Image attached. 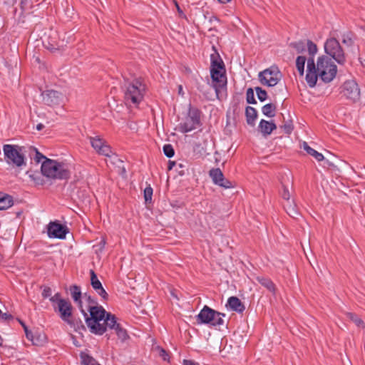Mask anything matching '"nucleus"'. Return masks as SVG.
Segmentation results:
<instances>
[{
	"label": "nucleus",
	"instance_id": "f257e3e1",
	"mask_svg": "<svg viewBox=\"0 0 365 365\" xmlns=\"http://www.w3.org/2000/svg\"><path fill=\"white\" fill-rule=\"evenodd\" d=\"M88 312L89 314L84 316V319L90 331L96 335H103L106 329L101 323L108 312L101 305L88 307Z\"/></svg>",
	"mask_w": 365,
	"mask_h": 365
},
{
	"label": "nucleus",
	"instance_id": "f03ea898",
	"mask_svg": "<svg viewBox=\"0 0 365 365\" xmlns=\"http://www.w3.org/2000/svg\"><path fill=\"white\" fill-rule=\"evenodd\" d=\"M41 171L43 176L51 179L68 180L71 175L69 170L63 163L49 158L42 163Z\"/></svg>",
	"mask_w": 365,
	"mask_h": 365
},
{
	"label": "nucleus",
	"instance_id": "7ed1b4c3",
	"mask_svg": "<svg viewBox=\"0 0 365 365\" xmlns=\"http://www.w3.org/2000/svg\"><path fill=\"white\" fill-rule=\"evenodd\" d=\"M124 87V99L127 103L138 104L143 100L146 86L141 78L126 81Z\"/></svg>",
	"mask_w": 365,
	"mask_h": 365
},
{
	"label": "nucleus",
	"instance_id": "20e7f679",
	"mask_svg": "<svg viewBox=\"0 0 365 365\" xmlns=\"http://www.w3.org/2000/svg\"><path fill=\"white\" fill-rule=\"evenodd\" d=\"M24 149V147L18 145H4L3 151L5 161L9 165L18 168L26 165V162Z\"/></svg>",
	"mask_w": 365,
	"mask_h": 365
},
{
	"label": "nucleus",
	"instance_id": "39448f33",
	"mask_svg": "<svg viewBox=\"0 0 365 365\" xmlns=\"http://www.w3.org/2000/svg\"><path fill=\"white\" fill-rule=\"evenodd\" d=\"M225 314L219 312L207 305H205L200 313L196 316L197 323L199 324H210L214 327L224 324L222 317Z\"/></svg>",
	"mask_w": 365,
	"mask_h": 365
},
{
	"label": "nucleus",
	"instance_id": "423d86ee",
	"mask_svg": "<svg viewBox=\"0 0 365 365\" xmlns=\"http://www.w3.org/2000/svg\"><path fill=\"white\" fill-rule=\"evenodd\" d=\"M317 70L319 73L320 78L324 83L331 82L336 75V66L331 58L327 56L319 57L317 63Z\"/></svg>",
	"mask_w": 365,
	"mask_h": 365
},
{
	"label": "nucleus",
	"instance_id": "0eeeda50",
	"mask_svg": "<svg viewBox=\"0 0 365 365\" xmlns=\"http://www.w3.org/2000/svg\"><path fill=\"white\" fill-rule=\"evenodd\" d=\"M325 52L333 58L339 64H344L346 57L343 48L339 42L335 38H330L327 40L324 44Z\"/></svg>",
	"mask_w": 365,
	"mask_h": 365
},
{
	"label": "nucleus",
	"instance_id": "6e6552de",
	"mask_svg": "<svg viewBox=\"0 0 365 365\" xmlns=\"http://www.w3.org/2000/svg\"><path fill=\"white\" fill-rule=\"evenodd\" d=\"M200 115L201 111L200 109L190 107L188 117L184 123L179 124V130L182 133H185L201 125Z\"/></svg>",
	"mask_w": 365,
	"mask_h": 365
},
{
	"label": "nucleus",
	"instance_id": "1a4fd4ad",
	"mask_svg": "<svg viewBox=\"0 0 365 365\" xmlns=\"http://www.w3.org/2000/svg\"><path fill=\"white\" fill-rule=\"evenodd\" d=\"M281 77L282 73L277 66H271L259 73V80L261 83L268 86L277 85Z\"/></svg>",
	"mask_w": 365,
	"mask_h": 365
},
{
	"label": "nucleus",
	"instance_id": "9d476101",
	"mask_svg": "<svg viewBox=\"0 0 365 365\" xmlns=\"http://www.w3.org/2000/svg\"><path fill=\"white\" fill-rule=\"evenodd\" d=\"M340 93L346 99L356 102L360 98V90L358 84L354 80L346 81L341 87Z\"/></svg>",
	"mask_w": 365,
	"mask_h": 365
},
{
	"label": "nucleus",
	"instance_id": "9b49d317",
	"mask_svg": "<svg viewBox=\"0 0 365 365\" xmlns=\"http://www.w3.org/2000/svg\"><path fill=\"white\" fill-rule=\"evenodd\" d=\"M93 148L99 154L110 157L112 154V149L106 141L99 135L88 137Z\"/></svg>",
	"mask_w": 365,
	"mask_h": 365
},
{
	"label": "nucleus",
	"instance_id": "f8f14e48",
	"mask_svg": "<svg viewBox=\"0 0 365 365\" xmlns=\"http://www.w3.org/2000/svg\"><path fill=\"white\" fill-rule=\"evenodd\" d=\"M69 230L66 225L58 222H51L48 225V235L51 238L65 239Z\"/></svg>",
	"mask_w": 365,
	"mask_h": 365
},
{
	"label": "nucleus",
	"instance_id": "ddd939ff",
	"mask_svg": "<svg viewBox=\"0 0 365 365\" xmlns=\"http://www.w3.org/2000/svg\"><path fill=\"white\" fill-rule=\"evenodd\" d=\"M53 308L64 322L72 317L73 307L69 299L60 301V304L54 305Z\"/></svg>",
	"mask_w": 365,
	"mask_h": 365
},
{
	"label": "nucleus",
	"instance_id": "4468645a",
	"mask_svg": "<svg viewBox=\"0 0 365 365\" xmlns=\"http://www.w3.org/2000/svg\"><path fill=\"white\" fill-rule=\"evenodd\" d=\"M43 101L49 106H56L61 105L64 98L62 93L55 90H47L42 93Z\"/></svg>",
	"mask_w": 365,
	"mask_h": 365
},
{
	"label": "nucleus",
	"instance_id": "2eb2a0df",
	"mask_svg": "<svg viewBox=\"0 0 365 365\" xmlns=\"http://www.w3.org/2000/svg\"><path fill=\"white\" fill-rule=\"evenodd\" d=\"M210 75L214 84L216 94L227 86L226 70H210Z\"/></svg>",
	"mask_w": 365,
	"mask_h": 365
},
{
	"label": "nucleus",
	"instance_id": "dca6fc26",
	"mask_svg": "<svg viewBox=\"0 0 365 365\" xmlns=\"http://www.w3.org/2000/svg\"><path fill=\"white\" fill-rule=\"evenodd\" d=\"M91 275V284L93 289L97 292L98 294L101 296L103 300L106 301L108 299V294L106 291L103 287V285L100 280L98 279V277L96 272L93 270H90Z\"/></svg>",
	"mask_w": 365,
	"mask_h": 365
},
{
	"label": "nucleus",
	"instance_id": "f3484780",
	"mask_svg": "<svg viewBox=\"0 0 365 365\" xmlns=\"http://www.w3.org/2000/svg\"><path fill=\"white\" fill-rule=\"evenodd\" d=\"M226 307L240 314H242L245 309V307L241 300L234 296L228 299Z\"/></svg>",
	"mask_w": 365,
	"mask_h": 365
},
{
	"label": "nucleus",
	"instance_id": "a211bd4d",
	"mask_svg": "<svg viewBox=\"0 0 365 365\" xmlns=\"http://www.w3.org/2000/svg\"><path fill=\"white\" fill-rule=\"evenodd\" d=\"M102 322L101 325L105 327L106 331L108 329H115L119 324V323L117 322L115 316L110 312H107V314H106Z\"/></svg>",
	"mask_w": 365,
	"mask_h": 365
},
{
	"label": "nucleus",
	"instance_id": "6ab92c4d",
	"mask_svg": "<svg viewBox=\"0 0 365 365\" xmlns=\"http://www.w3.org/2000/svg\"><path fill=\"white\" fill-rule=\"evenodd\" d=\"M65 323L68 324L71 327H73L77 332L81 333V331H86V328L82 320L80 318L75 317L73 314L72 317L68 318V320L65 322Z\"/></svg>",
	"mask_w": 365,
	"mask_h": 365
},
{
	"label": "nucleus",
	"instance_id": "aec40b11",
	"mask_svg": "<svg viewBox=\"0 0 365 365\" xmlns=\"http://www.w3.org/2000/svg\"><path fill=\"white\" fill-rule=\"evenodd\" d=\"M211 67L210 70H224L225 66L223 61L219 53L215 51V53L210 56Z\"/></svg>",
	"mask_w": 365,
	"mask_h": 365
},
{
	"label": "nucleus",
	"instance_id": "412c9836",
	"mask_svg": "<svg viewBox=\"0 0 365 365\" xmlns=\"http://www.w3.org/2000/svg\"><path fill=\"white\" fill-rule=\"evenodd\" d=\"M277 128L276 124L272 121H267L265 120H261L259 124V129L263 133L264 135H268Z\"/></svg>",
	"mask_w": 365,
	"mask_h": 365
},
{
	"label": "nucleus",
	"instance_id": "4be33fe9",
	"mask_svg": "<svg viewBox=\"0 0 365 365\" xmlns=\"http://www.w3.org/2000/svg\"><path fill=\"white\" fill-rule=\"evenodd\" d=\"M256 279L262 286L267 289L269 292H271L273 294L275 293V284L269 278L263 276H258L256 277Z\"/></svg>",
	"mask_w": 365,
	"mask_h": 365
},
{
	"label": "nucleus",
	"instance_id": "5701e85b",
	"mask_svg": "<svg viewBox=\"0 0 365 365\" xmlns=\"http://www.w3.org/2000/svg\"><path fill=\"white\" fill-rule=\"evenodd\" d=\"M245 116L247 123L251 126L255 125V120L257 118V111L251 106H247L245 108Z\"/></svg>",
	"mask_w": 365,
	"mask_h": 365
},
{
	"label": "nucleus",
	"instance_id": "b1692460",
	"mask_svg": "<svg viewBox=\"0 0 365 365\" xmlns=\"http://www.w3.org/2000/svg\"><path fill=\"white\" fill-rule=\"evenodd\" d=\"M284 207L287 213L293 218H297L299 212L297 210V205L294 202L287 201L284 205Z\"/></svg>",
	"mask_w": 365,
	"mask_h": 365
},
{
	"label": "nucleus",
	"instance_id": "393cba45",
	"mask_svg": "<svg viewBox=\"0 0 365 365\" xmlns=\"http://www.w3.org/2000/svg\"><path fill=\"white\" fill-rule=\"evenodd\" d=\"M303 149L307 151L308 154L313 156L317 161H322L324 160V155L311 148L307 143H303Z\"/></svg>",
	"mask_w": 365,
	"mask_h": 365
},
{
	"label": "nucleus",
	"instance_id": "a878e982",
	"mask_svg": "<svg viewBox=\"0 0 365 365\" xmlns=\"http://www.w3.org/2000/svg\"><path fill=\"white\" fill-rule=\"evenodd\" d=\"M209 175L215 185L219 184L220 180L224 177V174L220 168H212L209 171Z\"/></svg>",
	"mask_w": 365,
	"mask_h": 365
},
{
	"label": "nucleus",
	"instance_id": "bb28decb",
	"mask_svg": "<svg viewBox=\"0 0 365 365\" xmlns=\"http://www.w3.org/2000/svg\"><path fill=\"white\" fill-rule=\"evenodd\" d=\"M13 205V197L9 195L0 196V210H6Z\"/></svg>",
	"mask_w": 365,
	"mask_h": 365
},
{
	"label": "nucleus",
	"instance_id": "cd10ccee",
	"mask_svg": "<svg viewBox=\"0 0 365 365\" xmlns=\"http://www.w3.org/2000/svg\"><path fill=\"white\" fill-rule=\"evenodd\" d=\"M277 107L273 103H267L262 108L263 114L269 118H272L276 115Z\"/></svg>",
	"mask_w": 365,
	"mask_h": 365
},
{
	"label": "nucleus",
	"instance_id": "c85d7f7f",
	"mask_svg": "<svg viewBox=\"0 0 365 365\" xmlns=\"http://www.w3.org/2000/svg\"><path fill=\"white\" fill-rule=\"evenodd\" d=\"M319 73L317 72H307L306 81L309 87L313 88L316 86Z\"/></svg>",
	"mask_w": 365,
	"mask_h": 365
},
{
	"label": "nucleus",
	"instance_id": "c756f323",
	"mask_svg": "<svg viewBox=\"0 0 365 365\" xmlns=\"http://www.w3.org/2000/svg\"><path fill=\"white\" fill-rule=\"evenodd\" d=\"M80 358L83 365H93L97 362L93 356L85 352H81Z\"/></svg>",
	"mask_w": 365,
	"mask_h": 365
},
{
	"label": "nucleus",
	"instance_id": "7c9ffc66",
	"mask_svg": "<svg viewBox=\"0 0 365 365\" xmlns=\"http://www.w3.org/2000/svg\"><path fill=\"white\" fill-rule=\"evenodd\" d=\"M346 317L349 319L353 322L358 327L364 328L365 324L364 321L356 314L348 312Z\"/></svg>",
	"mask_w": 365,
	"mask_h": 365
},
{
	"label": "nucleus",
	"instance_id": "2f4dec72",
	"mask_svg": "<svg viewBox=\"0 0 365 365\" xmlns=\"http://www.w3.org/2000/svg\"><path fill=\"white\" fill-rule=\"evenodd\" d=\"M70 292L72 299L73 301L79 300V298L82 297V293L81 291V287L78 285H72L70 287Z\"/></svg>",
	"mask_w": 365,
	"mask_h": 365
},
{
	"label": "nucleus",
	"instance_id": "473e14b6",
	"mask_svg": "<svg viewBox=\"0 0 365 365\" xmlns=\"http://www.w3.org/2000/svg\"><path fill=\"white\" fill-rule=\"evenodd\" d=\"M306 61H307L306 57L303 56H299L297 58L296 67H297L300 76L304 75V65H305Z\"/></svg>",
	"mask_w": 365,
	"mask_h": 365
},
{
	"label": "nucleus",
	"instance_id": "72a5a7b5",
	"mask_svg": "<svg viewBox=\"0 0 365 365\" xmlns=\"http://www.w3.org/2000/svg\"><path fill=\"white\" fill-rule=\"evenodd\" d=\"M46 337L44 334H34L31 341L34 346H42L46 342Z\"/></svg>",
	"mask_w": 365,
	"mask_h": 365
},
{
	"label": "nucleus",
	"instance_id": "f704fd0d",
	"mask_svg": "<svg viewBox=\"0 0 365 365\" xmlns=\"http://www.w3.org/2000/svg\"><path fill=\"white\" fill-rule=\"evenodd\" d=\"M114 330L118 337L123 341H124L129 337L127 331L122 327L120 324H119Z\"/></svg>",
	"mask_w": 365,
	"mask_h": 365
},
{
	"label": "nucleus",
	"instance_id": "c9c22d12",
	"mask_svg": "<svg viewBox=\"0 0 365 365\" xmlns=\"http://www.w3.org/2000/svg\"><path fill=\"white\" fill-rule=\"evenodd\" d=\"M246 101L248 104H256L257 101L255 98L254 90L249 88L246 92Z\"/></svg>",
	"mask_w": 365,
	"mask_h": 365
},
{
	"label": "nucleus",
	"instance_id": "e433bc0d",
	"mask_svg": "<svg viewBox=\"0 0 365 365\" xmlns=\"http://www.w3.org/2000/svg\"><path fill=\"white\" fill-rule=\"evenodd\" d=\"M153 192V188L150 185L144 189V199L145 203H151Z\"/></svg>",
	"mask_w": 365,
	"mask_h": 365
},
{
	"label": "nucleus",
	"instance_id": "4c0bfd02",
	"mask_svg": "<svg viewBox=\"0 0 365 365\" xmlns=\"http://www.w3.org/2000/svg\"><path fill=\"white\" fill-rule=\"evenodd\" d=\"M291 46L295 48L298 53H303L306 49L305 43L302 41L292 43Z\"/></svg>",
	"mask_w": 365,
	"mask_h": 365
},
{
	"label": "nucleus",
	"instance_id": "58836bf2",
	"mask_svg": "<svg viewBox=\"0 0 365 365\" xmlns=\"http://www.w3.org/2000/svg\"><path fill=\"white\" fill-rule=\"evenodd\" d=\"M217 185L224 187V188H231L234 187L235 182L229 180L228 179L225 178V176L220 180L219 184H216Z\"/></svg>",
	"mask_w": 365,
	"mask_h": 365
},
{
	"label": "nucleus",
	"instance_id": "ea45409f",
	"mask_svg": "<svg viewBox=\"0 0 365 365\" xmlns=\"http://www.w3.org/2000/svg\"><path fill=\"white\" fill-rule=\"evenodd\" d=\"M255 91L257 98L261 102L264 101L267 98V91L262 89L261 87H255Z\"/></svg>",
	"mask_w": 365,
	"mask_h": 365
},
{
	"label": "nucleus",
	"instance_id": "a19ab883",
	"mask_svg": "<svg viewBox=\"0 0 365 365\" xmlns=\"http://www.w3.org/2000/svg\"><path fill=\"white\" fill-rule=\"evenodd\" d=\"M307 49L309 54L311 56L310 57H314L318 50L317 45L311 40H307Z\"/></svg>",
	"mask_w": 365,
	"mask_h": 365
},
{
	"label": "nucleus",
	"instance_id": "79ce46f5",
	"mask_svg": "<svg viewBox=\"0 0 365 365\" xmlns=\"http://www.w3.org/2000/svg\"><path fill=\"white\" fill-rule=\"evenodd\" d=\"M155 350L158 351V355L164 360L169 361L170 356L169 353L160 346L155 347Z\"/></svg>",
	"mask_w": 365,
	"mask_h": 365
},
{
	"label": "nucleus",
	"instance_id": "37998d69",
	"mask_svg": "<svg viewBox=\"0 0 365 365\" xmlns=\"http://www.w3.org/2000/svg\"><path fill=\"white\" fill-rule=\"evenodd\" d=\"M163 153L168 158H172L175 155L173 147L170 144H166L163 146Z\"/></svg>",
	"mask_w": 365,
	"mask_h": 365
},
{
	"label": "nucleus",
	"instance_id": "c03bdc74",
	"mask_svg": "<svg viewBox=\"0 0 365 365\" xmlns=\"http://www.w3.org/2000/svg\"><path fill=\"white\" fill-rule=\"evenodd\" d=\"M38 0H21V7L24 10L31 9L34 6V4L38 2Z\"/></svg>",
	"mask_w": 365,
	"mask_h": 365
},
{
	"label": "nucleus",
	"instance_id": "a18cd8bd",
	"mask_svg": "<svg viewBox=\"0 0 365 365\" xmlns=\"http://www.w3.org/2000/svg\"><path fill=\"white\" fill-rule=\"evenodd\" d=\"M307 72H318L317 66L315 65L314 57H309L307 59Z\"/></svg>",
	"mask_w": 365,
	"mask_h": 365
},
{
	"label": "nucleus",
	"instance_id": "49530a36",
	"mask_svg": "<svg viewBox=\"0 0 365 365\" xmlns=\"http://www.w3.org/2000/svg\"><path fill=\"white\" fill-rule=\"evenodd\" d=\"M68 299H63L61 297V294L59 292L56 293L53 296L49 298L50 302L52 303V306L60 304L61 300H67Z\"/></svg>",
	"mask_w": 365,
	"mask_h": 365
},
{
	"label": "nucleus",
	"instance_id": "de8ad7c7",
	"mask_svg": "<svg viewBox=\"0 0 365 365\" xmlns=\"http://www.w3.org/2000/svg\"><path fill=\"white\" fill-rule=\"evenodd\" d=\"M280 128L283 129L284 132L287 134H290L293 130V125L291 120L285 122L280 126Z\"/></svg>",
	"mask_w": 365,
	"mask_h": 365
},
{
	"label": "nucleus",
	"instance_id": "09e8293b",
	"mask_svg": "<svg viewBox=\"0 0 365 365\" xmlns=\"http://www.w3.org/2000/svg\"><path fill=\"white\" fill-rule=\"evenodd\" d=\"M42 289L41 295L43 299L50 298L51 297L52 290L51 288L48 286L43 285L41 287Z\"/></svg>",
	"mask_w": 365,
	"mask_h": 365
},
{
	"label": "nucleus",
	"instance_id": "8fccbe9b",
	"mask_svg": "<svg viewBox=\"0 0 365 365\" xmlns=\"http://www.w3.org/2000/svg\"><path fill=\"white\" fill-rule=\"evenodd\" d=\"M83 297L86 299V301L88 304V307H93V306H99L98 304L97 300L95 298L92 297L91 295L88 294L87 293H85L83 294Z\"/></svg>",
	"mask_w": 365,
	"mask_h": 365
},
{
	"label": "nucleus",
	"instance_id": "3c124183",
	"mask_svg": "<svg viewBox=\"0 0 365 365\" xmlns=\"http://www.w3.org/2000/svg\"><path fill=\"white\" fill-rule=\"evenodd\" d=\"M280 195L282 197L286 200V202L289 201L290 194L288 188L282 185V190L280 192Z\"/></svg>",
	"mask_w": 365,
	"mask_h": 365
},
{
	"label": "nucleus",
	"instance_id": "603ef678",
	"mask_svg": "<svg viewBox=\"0 0 365 365\" xmlns=\"http://www.w3.org/2000/svg\"><path fill=\"white\" fill-rule=\"evenodd\" d=\"M34 150L36 152L34 160L36 163H40L42 159H44V160H46V158H47L46 156L41 153L36 148H34Z\"/></svg>",
	"mask_w": 365,
	"mask_h": 365
},
{
	"label": "nucleus",
	"instance_id": "864d4df0",
	"mask_svg": "<svg viewBox=\"0 0 365 365\" xmlns=\"http://www.w3.org/2000/svg\"><path fill=\"white\" fill-rule=\"evenodd\" d=\"M74 302H76L77 304L78 307L80 309L82 314L83 315V317L87 316V312L83 308V302H82L81 298H79V300L74 301Z\"/></svg>",
	"mask_w": 365,
	"mask_h": 365
},
{
	"label": "nucleus",
	"instance_id": "5fc2aeb1",
	"mask_svg": "<svg viewBox=\"0 0 365 365\" xmlns=\"http://www.w3.org/2000/svg\"><path fill=\"white\" fill-rule=\"evenodd\" d=\"M74 302H76L77 304L78 307L80 309L82 314L83 315V317L87 316V312L83 308V302H82L81 298H79V300L74 301Z\"/></svg>",
	"mask_w": 365,
	"mask_h": 365
},
{
	"label": "nucleus",
	"instance_id": "6e6d98bb",
	"mask_svg": "<svg viewBox=\"0 0 365 365\" xmlns=\"http://www.w3.org/2000/svg\"><path fill=\"white\" fill-rule=\"evenodd\" d=\"M342 42L349 46H351L354 44V40L349 36H344Z\"/></svg>",
	"mask_w": 365,
	"mask_h": 365
},
{
	"label": "nucleus",
	"instance_id": "4d7b16f0",
	"mask_svg": "<svg viewBox=\"0 0 365 365\" xmlns=\"http://www.w3.org/2000/svg\"><path fill=\"white\" fill-rule=\"evenodd\" d=\"M1 319L4 321H9L14 319V317L9 313H2L1 311Z\"/></svg>",
	"mask_w": 365,
	"mask_h": 365
},
{
	"label": "nucleus",
	"instance_id": "13d9d810",
	"mask_svg": "<svg viewBox=\"0 0 365 365\" xmlns=\"http://www.w3.org/2000/svg\"><path fill=\"white\" fill-rule=\"evenodd\" d=\"M182 365H200L198 362L191 359H184L182 363Z\"/></svg>",
	"mask_w": 365,
	"mask_h": 365
},
{
	"label": "nucleus",
	"instance_id": "bf43d9fd",
	"mask_svg": "<svg viewBox=\"0 0 365 365\" xmlns=\"http://www.w3.org/2000/svg\"><path fill=\"white\" fill-rule=\"evenodd\" d=\"M24 330L25 331L26 338L31 341V339L34 337V334L31 331L29 330L28 327H25V329Z\"/></svg>",
	"mask_w": 365,
	"mask_h": 365
},
{
	"label": "nucleus",
	"instance_id": "052dcab7",
	"mask_svg": "<svg viewBox=\"0 0 365 365\" xmlns=\"http://www.w3.org/2000/svg\"><path fill=\"white\" fill-rule=\"evenodd\" d=\"M177 165V163L175 161H171L170 160L168 162V170H170L173 168L174 166Z\"/></svg>",
	"mask_w": 365,
	"mask_h": 365
},
{
	"label": "nucleus",
	"instance_id": "680f3d73",
	"mask_svg": "<svg viewBox=\"0 0 365 365\" xmlns=\"http://www.w3.org/2000/svg\"><path fill=\"white\" fill-rule=\"evenodd\" d=\"M175 5H176V7H177V10L180 14V16L181 17H185V15L184 14L183 11H182V9H180V7L179 6V5L178 4L177 2H175Z\"/></svg>",
	"mask_w": 365,
	"mask_h": 365
},
{
	"label": "nucleus",
	"instance_id": "e2e57ef3",
	"mask_svg": "<svg viewBox=\"0 0 365 365\" xmlns=\"http://www.w3.org/2000/svg\"><path fill=\"white\" fill-rule=\"evenodd\" d=\"M178 167H179V168H180V169H182V168H183V167H184L181 163L178 164ZM177 170H178V173H179L180 175H183L185 174V172H184V170H178V169H177Z\"/></svg>",
	"mask_w": 365,
	"mask_h": 365
},
{
	"label": "nucleus",
	"instance_id": "0e129e2a",
	"mask_svg": "<svg viewBox=\"0 0 365 365\" xmlns=\"http://www.w3.org/2000/svg\"><path fill=\"white\" fill-rule=\"evenodd\" d=\"M46 48H47L48 50L51 51H55V50H57V49H58V48H57L55 46H53V45H50L49 46H46Z\"/></svg>",
	"mask_w": 365,
	"mask_h": 365
},
{
	"label": "nucleus",
	"instance_id": "69168bd1",
	"mask_svg": "<svg viewBox=\"0 0 365 365\" xmlns=\"http://www.w3.org/2000/svg\"><path fill=\"white\" fill-rule=\"evenodd\" d=\"M44 128V125L41 123H39L36 125V129L38 130H41Z\"/></svg>",
	"mask_w": 365,
	"mask_h": 365
},
{
	"label": "nucleus",
	"instance_id": "338daca9",
	"mask_svg": "<svg viewBox=\"0 0 365 365\" xmlns=\"http://www.w3.org/2000/svg\"><path fill=\"white\" fill-rule=\"evenodd\" d=\"M18 321L20 323V324L22 326V327L24 328V329H25V327H28L26 324L21 319H18Z\"/></svg>",
	"mask_w": 365,
	"mask_h": 365
},
{
	"label": "nucleus",
	"instance_id": "774afa93",
	"mask_svg": "<svg viewBox=\"0 0 365 365\" xmlns=\"http://www.w3.org/2000/svg\"><path fill=\"white\" fill-rule=\"evenodd\" d=\"M219 21V19H217V17L215 16H212L210 19V21Z\"/></svg>",
	"mask_w": 365,
	"mask_h": 365
}]
</instances>
